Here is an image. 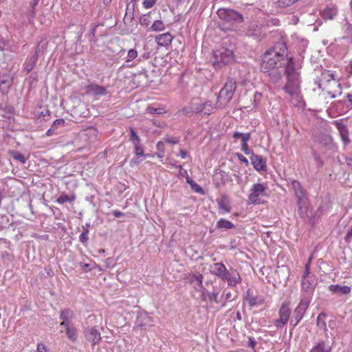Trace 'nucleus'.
Masks as SVG:
<instances>
[{"label": "nucleus", "mask_w": 352, "mask_h": 352, "mask_svg": "<svg viewBox=\"0 0 352 352\" xmlns=\"http://www.w3.org/2000/svg\"><path fill=\"white\" fill-rule=\"evenodd\" d=\"M287 47L286 43L283 40L276 41L272 49L267 51L263 56V69H265L267 66L277 64L272 60V56L280 60H278V65H286L293 61L292 58L287 57Z\"/></svg>", "instance_id": "1"}, {"label": "nucleus", "mask_w": 352, "mask_h": 352, "mask_svg": "<svg viewBox=\"0 0 352 352\" xmlns=\"http://www.w3.org/2000/svg\"><path fill=\"white\" fill-rule=\"evenodd\" d=\"M217 14L221 21L222 29L226 30H232L236 25L245 21L241 12L231 8H219Z\"/></svg>", "instance_id": "2"}, {"label": "nucleus", "mask_w": 352, "mask_h": 352, "mask_svg": "<svg viewBox=\"0 0 352 352\" xmlns=\"http://www.w3.org/2000/svg\"><path fill=\"white\" fill-rule=\"evenodd\" d=\"M284 74L287 76V82L283 88V90L292 96L298 95L300 91V80L294 60L285 65Z\"/></svg>", "instance_id": "3"}, {"label": "nucleus", "mask_w": 352, "mask_h": 352, "mask_svg": "<svg viewBox=\"0 0 352 352\" xmlns=\"http://www.w3.org/2000/svg\"><path fill=\"white\" fill-rule=\"evenodd\" d=\"M226 42L213 51V66L216 69L229 65L234 61V52L232 49L226 47Z\"/></svg>", "instance_id": "4"}, {"label": "nucleus", "mask_w": 352, "mask_h": 352, "mask_svg": "<svg viewBox=\"0 0 352 352\" xmlns=\"http://www.w3.org/2000/svg\"><path fill=\"white\" fill-rule=\"evenodd\" d=\"M236 88V80L232 78H228L226 84L219 92L217 101L219 107H225L231 100Z\"/></svg>", "instance_id": "5"}, {"label": "nucleus", "mask_w": 352, "mask_h": 352, "mask_svg": "<svg viewBox=\"0 0 352 352\" xmlns=\"http://www.w3.org/2000/svg\"><path fill=\"white\" fill-rule=\"evenodd\" d=\"M316 287V280L314 276H302L301 287L303 292L302 299H309V303H310Z\"/></svg>", "instance_id": "6"}, {"label": "nucleus", "mask_w": 352, "mask_h": 352, "mask_svg": "<svg viewBox=\"0 0 352 352\" xmlns=\"http://www.w3.org/2000/svg\"><path fill=\"white\" fill-rule=\"evenodd\" d=\"M309 299H301L296 308L294 309L291 320L290 325L294 328L303 318L309 306Z\"/></svg>", "instance_id": "7"}, {"label": "nucleus", "mask_w": 352, "mask_h": 352, "mask_svg": "<svg viewBox=\"0 0 352 352\" xmlns=\"http://www.w3.org/2000/svg\"><path fill=\"white\" fill-rule=\"evenodd\" d=\"M267 187L265 184H255L252 186L248 196L249 204H260L261 203L260 196H265Z\"/></svg>", "instance_id": "8"}, {"label": "nucleus", "mask_w": 352, "mask_h": 352, "mask_svg": "<svg viewBox=\"0 0 352 352\" xmlns=\"http://www.w3.org/2000/svg\"><path fill=\"white\" fill-rule=\"evenodd\" d=\"M285 65H274L267 66L265 69H263V62L261 65V71L263 73L267 74L270 80L273 83L278 82L282 78V74H284Z\"/></svg>", "instance_id": "9"}, {"label": "nucleus", "mask_w": 352, "mask_h": 352, "mask_svg": "<svg viewBox=\"0 0 352 352\" xmlns=\"http://www.w3.org/2000/svg\"><path fill=\"white\" fill-rule=\"evenodd\" d=\"M244 35L252 38L256 41H261L265 37V34L262 30L261 25L256 21H251L243 31Z\"/></svg>", "instance_id": "10"}, {"label": "nucleus", "mask_w": 352, "mask_h": 352, "mask_svg": "<svg viewBox=\"0 0 352 352\" xmlns=\"http://www.w3.org/2000/svg\"><path fill=\"white\" fill-rule=\"evenodd\" d=\"M223 275L221 280L227 282L228 285L230 287H235L237 284H239L242 281V278L239 272L232 267L228 270L226 267Z\"/></svg>", "instance_id": "11"}, {"label": "nucleus", "mask_w": 352, "mask_h": 352, "mask_svg": "<svg viewBox=\"0 0 352 352\" xmlns=\"http://www.w3.org/2000/svg\"><path fill=\"white\" fill-rule=\"evenodd\" d=\"M297 204L298 212L299 216L302 219L305 220H309L310 223H314L315 217L310 207L307 206V199L302 200V203H300L299 201H297Z\"/></svg>", "instance_id": "12"}, {"label": "nucleus", "mask_w": 352, "mask_h": 352, "mask_svg": "<svg viewBox=\"0 0 352 352\" xmlns=\"http://www.w3.org/2000/svg\"><path fill=\"white\" fill-rule=\"evenodd\" d=\"M279 318L274 324L277 328H283L287 322L291 315V310L287 303H283L278 311Z\"/></svg>", "instance_id": "13"}, {"label": "nucleus", "mask_w": 352, "mask_h": 352, "mask_svg": "<svg viewBox=\"0 0 352 352\" xmlns=\"http://www.w3.org/2000/svg\"><path fill=\"white\" fill-rule=\"evenodd\" d=\"M14 76L8 74H0V91L3 95H7L13 84Z\"/></svg>", "instance_id": "14"}, {"label": "nucleus", "mask_w": 352, "mask_h": 352, "mask_svg": "<svg viewBox=\"0 0 352 352\" xmlns=\"http://www.w3.org/2000/svg\"><path fill=\"white\" fill-rule=\"evenodd\" d=\"M325 83L340 87V84L335 78V75L329 71H324L322 73L320 82H318V87L324 91L325 87H322Z\"/></svg>", "instance_id": "15"}, {"label": "nucleus", "mask_w": 352, "mask_h": 352, "mask_svg": "<svg viewBox=\"0 0 352 352\" xmlns=\"http://www.w3.org/2000/svg\"><path fill=\"white\" fill-rule=\"evenodd\" d=\"M153 326V320L147 314H140L135 321V329L146 330L147 327Z\"/></svg>", "instance_id": "16"}, {"label": "nucleus", "mask_w": 352, "mask_h": 352, "mask_svg": "<svg viewBox=\"0 0 352 352\" xmlns=\"http://www.w3.org/2000/svg\"><path fill=\"white\" fill-rule=\"evenodd\" d=\"M84 334L87 340L91 342L93 345L99 344L101 340L100 333L95 327L86 328Z\"/></svg>", "instance_id": "17"}, {"label": "nucleus", "mask_w": 352, "mask_h": 352, "mask_svg": "<svg viewBox=\"0 0 352 352\" xmlns=\"http://www.w3.org/2000/svg\"><path fill=\"white\" fill-rule=\"evenodd\" d=\"M251 162L257 171H266V160L263 156L252 153L250 156Z\"/></svg>", "instance_id": "18"}, {"label": "nucleus", "mask_w": 352, "mask_h": 352, "mask_svg": "<svg viewBox=\"0 0 352 352\" xmlns=\"http://www.w3.org/2000/svg\"><path fill=\"white\" fill-rule=\"evenodd\" d=\"M216 201L218 204L219 214H223L231 211L230 202L226 194L221 195Z\"/></svg>", "instance_id": "19"}, {"label": "nucleus", "mask_w": 352, "mask_h": 352, "mask_svg": "<svg viewBox=\"0 0 352 352\" xmlns=\"http://www.w3.org/2000/svg\"><path fill=\"white\" fill-rule=\"evenodd\" d=\"M292 186L294 190V194L296 197L297 201H299L300 203H302V200L307 199L305 195V191L299 181L293 180L292 182Z\"/></svg>", "instance_id": "20"}, {"label": "nucleus", "mask_w": 352, "mask_h": 352, "mask_svg": "<svg viewBox=\"0 0 352 352\" xmlns=\"http://www.w3.org/2000/svg\"><path fill=\"white\" fill-rule=\"evenodd\" d=\"M315 141L320 144L321 145L327 147L331 149L333 147V140L329 134L320 133L314 137Z\"/></svg>", "instance_id": "21"}, {"label": "nucleus", "mask_w": 352, "mask_h": 352, "mask_svg": "<svg viewBox=\"0 0 352 352\" xmlns=\"http://www.w3.org/2000/svg\"><path fill=\"white\" fill-rule=\"evenodd\" d=\"M74 316V312L69 309H65L61 310L60 318L62 320L60 326L64 327L72 325L71 319Z\"/></svg>", "instance_id": "22"}, {"label": "nucleus", "mask_w": 352, "mask_h": 352, "mask_svg": "<svg viewBox=\"0 0 352 352\" xmlns=\"http://www.w3.org/2000/svg\"><path fill=\"white\" fill-rule=\"evenodd\" d=\"M335 124L339 131L340 135L345 144L349 143V131L345 124L339 121H336Z\"/></svg>", "instance_id": "23"}, {"label": "nucleus", "mask_w": 352, "mask_h": 352, "mask_svg": "<svg viewBox=\"0 0 352 352\" xmlns=\"http://www.w3.org/2000/svg\"><path fill=\"white\" fill-rule=\"evenodd\" d=\"M48 45L49 41L47 40V38L41 39L35 47L34 54H35L38 58L39 56H44L47 53Z\"/></svg>", "instance_id": "24"}, {"label": "nucleus", "mask_w": 352, "mask_h": 352, "mask_svg": "<svg viewBox=\"0 0 352 352\" xmlns=\"http://www.w3.org/2000/svg\"><path fill=\"white\" fill-rule=\"evenodd\" d=\"M331 345L327 341L320 340L314 345L309 352H331Z\"/></svg>", "instance_id": "25"}, {"label": "nucleus", "mask_w": 352, "mask_h": 352, "mask_svg": "<svg viewBox=\"0 0 352 352\" xmlns=\"http://www.w3.org/2000/svg\"><path fill=\"white\" fill-rule=\"evenodd\" d=\"M203 103L192 102L190 104L184 109V112L187 116H190L194 113H198L203 112Z\"/></svg>", "instance_id": "26"}, {"label": "nucleus", "mask_w": 352, "mask_h": 352, "mask_svg": "<svg viewBox=\"0 0 352 352\" xmlns=\"http://www.w3.org/2000/svg\"><path fill=\"white\" fill-rule=\"evenodd\" d=\"M38 57L35 54H32L26 58L23 63V69L27 74H29L35 67Z\"/></svg>", "instance_id": "27"}, {"label": "nucleus", "mask_w": 352, "mask_h": 352, "mask_svg": "<svg viewBox=\"0 0 352 352\" xmlns=\"http://www.w3.org/2000/svg\"><path fill=\"white\" fill-rule=\"evenodd\" d=\"M87 93L96 96H104L107 94V91L104 87L96 84H91L87 86Z\"/></svg>", "instance_id": "28"}, {"label": "nucleus", "mask_w": 352, "mask_h": 352, "mask_svg": "<svg viewBox=\"0 0 352 352\" xmlns=\"http://www.w3.org/2000/svg\"><path fill=\"white\" fill-rule=\"evenodd\" d=\"M210 267L211 274L221 279L224 274L223 272H225L226 267L223 263L221 262L215 263L210 265Z\"/></svg>", "instance_id": "29"}, {"label": "nucleus", "mask_w": 352, "mask_h": 352, "mask_svg": "<svg viewBox=\"0 0 352 352\" xmlns=\"http://www.w3.org/2000/svg\"><path fill=\"white\" fill-rule=\"evenodd\" d=\"M173 40V36L170 33L166 32L164 34H159L155 36V41L159 45L168 46L169 45Z\"/></svg>", "instance_id": "30"}, {"label": "nucleus", "mask_w": 352, "mask_h": 352, "mask_svg": "<svg viewBox=\"0 0 352 352\" xmlns=\"http://www.w3.org/2000/svg\"><path fill=\"white\" fill-rule=\"evenodd\" d=\"M328 288L333 294H349L351 292V287L346 285H331Z\"/></svg>", "instance_id": "31"}, {"label": "nucleus", "mask_w": 352, "mask_h": 352, "mask_svg": "<svg viewBox=\"0 0 352 352\" xmlns=\"http://www.w3.org/2000/svg\"><path fill=\"white\" fill-rule=\"evenodd\" d=\"M186 278L188 280L190 283H193L195 282L197 283V285L199 287H203V278L204 276L200 273L197 274H192V273H188L186 275Z\"/></svg>", "instance_id": "32"}, {"label": "nucleus", "mask_w": 352, "mask_h": 352, "mask_svg": "<svg viewBox=\"0 0 352 352\" xmlns=\"http://www.w3.org/2000/svg\"><path fill=\"white\" fill-rule=\"evenodd\" d=\"M215 228L219 230H229L234 228L235 226L231 221L221 218L217 222Z\"/></svg>", "instance_id": "33"}, {"label": "nucleus", "mask_w": 352, "mask_h": 352, "mask_svg": "<svg viewBox=\"0 0 352 352\" xmlns=\"http://www.w3.org/2000/svg\"><path fill=\"white\" fill-rule=\"evenodd\" d=\"M65 121L63 119H57L54 121L51 127L46 132L47 136H51L55 133L56 130L65 126Z\"/></svg>", "instance_id": "34"}, {"label": "nucleus", "mask_w": 352, "mask_h": 352, "mask_svg": "<svg viewBox=\"0 0 352 352\" xmlns=\"http://www.w3.org/2000/svg\"><path fill=\"white\" fill-rule=\"evenodd\" d=\"M135 5H131L130 3H127L126 8V13L124 17V23L127 24L128 23L132 22L134 19V9Z\"/></svg>", "instance_id": "35"}, {"label": "nucleus", "mask_w": 352, "mask_h": 352, "mask_svg": "<svg viewBox=\"0 0 352 352\" xmlns=\"http://www.w3.org/2000/svg\"><path fill=\"white\" fill-rule=\"evenodd\" d=\"M65 331L67 337L72 342H75L77 340V329L73 324L65 327Z\"/></svg>", "instance_id": "36"}, {"label": "nucleus", "mask_w": 352, "mask_h": 352, "mask_svg": "<svg viewBox=\"0 0 352 352\" xmlns=\"http://www.w3.org/2000/svg\"><path fill=\"white\" fill-rule=\"evenodd\" d=\"M338 14L337 8L335 7H327L322 12V15L325 19H333Z\"/></svg>", "instance_id": "37"}, {"label": "nucleus", "mask_w": 352, "mask_h": 352, "mask_svg": "<svg viewBox=\"0 0 352 352\" xmlns=\"http://www.w3.org/2000/svg\"><path fill=\"white\" fill-rule=\"evenodd\" d=\"M8 153L12 157L14 160L21 162L22 164H25L27 162L28 158L25 157L22 153L19 151L14 150L8 151Z\"/></svg>", "instance_id": "38"}, {"label": "nucleus", "mask_w": 352, "mask_h": 352, "mask_svg": "<svg viewBox=\"0 0 352 352\" xmlns=\"http://www.w3.org/2000/svg\"><path fill=\"white\" fill-rule=\"evenodd\" d=\"M232 137L235 140L241 138V144H245V143H248V142L250 140L251 134H250V133H242L236 131L234 133Z\"/></svg>", "instance_id": "39"}, {"label": "nucleus", "mask_w": 352, "mask_h": 352, "mask_svg": "<svg viewBox=\"0 0 352 352\" xmlns=\"http://www.w3.org/2000/svg\"><path fill=\"white\" fill-rule=\"evenodd\" d=\"M165 29L164 24L161 20H155L152 25L149 28L148 31L160 32Z\"/></svg>", "instance_id": "40"}, {"label": "nucleus", "mask_w": 352, "mask_h": 352, "mask_svg": "<svg viewBox=\"0 0 352 352\" xmlns=\"http://www.w3.org/2000/svg\"><path fill=\"white\" fill-rule=\"evenodd\" d=\"M344 32L345 35L344 37L352 41V24L350 23L346 19H344Z\"/></svg>", "instance_id": "41"}, {"label": "nucleus", "mask_w": 352, "mask_h": 352, "mask_svg": "<svg viewBox=\"0 0 352 352\" xmlns=\"http://www.w3.org/2000/svg\"><path fill=\"white\" fill-rule=\"evenodd\" d=\"M153 21V18L151 17V12L146 14H143L140 18V24L143 26L149 25Z\"/></svg>", "instance_id": "42"}, {"label": "nucleus", "mask_w": 352, "mask_h": 352, "mask_svg": "<svg viewBox=\"0 0 352 352\" xmlns=\"http://www.w3.org/2000/svg\"><path fill=\"white\" fill-rule=\"evenodd\" d=\"M76 196L74 195L68 196L65 193H62L56 199V202L60 204H64L66 201L72 202L75 200Z\"/></svg>", "instance_id": "43"}, {"label": "nucleus", "mask_w": 352, "mask_h": 352, "mask_svg": "<svg viewBox=\"0 0 352 352\" xmlns=\"http://www.w3.org/2000/svg\"><path fill=\"white\" fill-rule=\"evenodd\" d=\"M146 112L149 114L162 115V114L166 113V111L164 109V107L155 108V107L148 106L146 109Z\"/></svg>", "instance_id": "44"}, {"label": "nucleus", "mask_w": 352, "mask_h": 352, "mask_svg": "<svg viewBox=\"0 0 352 352\" xmlns=\"http://www.w3.org/2000/svg\"><path fill=\"white\" fill-rule=\"evenodd\" d=\"M326 316H327V314L325 313H324V312L320 313L317 318V322H316V324L319 328L322 329L325 331H327V324H326V322L324 321V318Z\"/></svg>", "instance_id": "45"}, {"label": "nucleus", "mask_w": 352, "mask_h": 352, "mask_svg": "<svg viewBox=\"0 0 352 352\" xmlns=\"http://www.w3.org/2000/svg\"><path fill=\"white\" fill-rule=\"evenodd\" d=\"M130 141L133 143V145L138 144L140 143V138L138 136L136 131L133 129L130 128Z\"/></svg>", "instance_id": "46"}, {"label": "nucleus", "mask_w": 352, "mask_h": 352, "mask_svg": "<svg viewBox=\"0 0 352 352\" xmlns=\"http://www.w3.org/2000/svg\"><path fill=\"white\" fill-rule=\"evenodd\" d=\"M250 289H248L246 292V294L244 297V299L248 301L249 305L250 307H253L257 304L256 297L250 295Z\"/></svg>", "instance_id": "47"}, {"label": "nucleus", "mask_w": 352, "mask_h": 352, "mask_svg": "<svg viewBox=\"0 0 352 352\" xmlns=\"http://www.w3.org/2000/svg\"><path fill=\"white\" fill-rule=\"evenodd\" d=\"M203 112L205 115H210V111L212 109V104L210 101H206L203 103Z\"/></svg>", "instance_id": "48"}, {"label": "nucleus", "mask_w": 352, "mask_h": 352, "mask_svg": "<svg viewBox=\"0 0 352 352\" xmlns=\"http://www.w3.org/2000/svg\"><path fill=\"white\" fill-rule=\"evenodd\" d=\"M89 231H83L79 236V241L85 245H87V241L89 240V236H88V234H89Z\"/></svg>", "instance_id": "49"}, {"label": "nucleus", "mask_w": 352, "mask_h": 352, "mask_svg": "<svg viewBox=\"0 0 352 352\" xmlns=\"http://www.w3.org/2000/svg\"><path fill=\"white\" fill-rule=\"evenodd\" d=\"M138 56V52L134 49H131L128 52L126 62L134 60Z\"/></svg>", "instance_id": "50"}, {"label": "nucleus", "mask_w": 352, "mask_h": 352, "mask_svg": "<svg viewBox=\"0 0 352 352\" xmlns=\"http://www.w3.org/2000/svg\"><path fill=\"white\" fill-rule=\"evenodd\" d=\"M134 148H135V155L137 157H140V156L144 155V150H143L142 146L140 145V143H139L137 145L135 144Z\"/></svg>", "instance_id": "51"}, {"label": "nucleus", "mask_w": 352, "mask_h": 352, "mask_svg": "<svg viewBox=\"0 0 352 352\" xmlns=\"http://www.w3.org/2000/svg\"><path fill=\"white\" fill-rule=\"evenodd\" d=\"M156 3V0H144L143 1V6L144 8H152Z\"/></svg>", "instance_id": "52"}, {"label": "nucleus", "mask_w": 352, "mask_h": 352, "mask_svg": "<svg viewBox=\"0 0 352 352\" xmlns=\"http://www.w3.org/2000/svg\"><path fill=\"white\" fill-rule=\"evenodd\" d=\"M241 148H242V151H243V153L247 155H252L253 151L252 150H251L248 145V143H245V144H241Z\"/></svg>", "instance_id": "53"}, {"label": "nucleus", "mask_w": 352, "mask_h": 352, "mask_svg": "<svg viewBox=\"0 0 352 352\" xmlns=\"http://www.w3.org/2000/svg\"><path fill=\"white\" fill-rule=\"evenodd\" d=\"M218 292H212V293L208 294V297L210 301H214L215 302H219L218 298Z\"/></svg>", "instance_id": "54"}, {"label": "nucleus", "mask_w": 352, "mask_h": 352, "mask_svg": "<svg viewBox=\"0 0 352 352\" xmlns=\"http://www.w3.org/2000/svg\"><path fill=\"white\" fill-rule=\"evenodd\" d=\"M311 258L312 257L311 256L309 258V261L308 262L306 263L305 265V272L302 274V276H311L310 274V272H309V265H310V263H311Z\"/></svg>", "instance_id": "55"}, {"label": "nucleus", "mask_w": 352, "mask_h": 352, "mask_svg": "<svg viewBox=\"0 0 352 352\" xmlns=\"http://www.w3.org/2000/svg\"><path fill=\"white\" fill-rule=\"evenodd\" d=\"M190 187H191L192 190H193L196 192L204 194L203 188L199 184H197L196 182L194 184H192V186H191Z\"/></svg>", "instance_id": "56"}, {"label": "nucleus", "mask_w": 352, "mask_h": 352, "mask_svg": "<svg viewBox=\"0 0 352 352\" xmlns=\"http://www.w3.org/2000/svg\"><path fill=\"white\" fill-rule=\"evenodd\" d=\"M164 141L169 144H177L179 142V140L175 138V137H166L164 138Z\"/></svg>", "instance_id": "57"}, {"label": "nucleus", "mask_w": 352, "mask_h": 352, "mask_svg": "<svg viewBox=\"0 0 352 352\" xmlns=\"http://www.w3.org/2000/svg\"><path fill=\"white\" fill-rule=\"evenodd\" d=\"M86 135H91L92 137V140L91 141H94L96 139L97 136V131L96 129H91L89 131H87L85 133Z\"/></svg>", "instance_id": "58"}, {"label": "nucleus", "mask_w": 352, "mask_h": 352, "mask_svg": "<svg viewBox=\"0 0 352 352\" xmlns=\"http://www.w3.org/2000/svg\"><path fill=\"white\" fill-rule=\"evenodd\" d=\"M6 60V58L5 56L4 50L0 48V66L3 67Z\"/></svg>", "instance_id": "59"}, {"label": "nucleus", "mask_w": 352, "mask_h": 352, "mask_svg": "<svg viewBox=\"0 0 352 352\" xmlns=\"http://www.w3.org/2000/svg\"><path fill=\"white\" fill-rule=\"evenodd\" d=\"M236 157H238L239 160L241 162L244 163L246 165H248L249 162H248V159L246 157H245L241 153H237L236 154Z\"/></svg>", "instance_id": "60"}, {"label": "nucleus", "mask_w": 352, "mask_h": 352, "mask_svg": "<svg viewBox=\"0 0 352 352\" xmlns=\"http://www.w3.org/2000/svg\"><path fill=\"white\" fill-rule=\"evenodd\" d=\"M157 149L159 152L164 153V143L162 141H159L156 145Z\"/></svg>", "instance_id": "61"}, {"label": "nucleus", "mask_w": 352, "mask_h": 352, "mask_svg": "<svg viewBox=\"0 0 352 352\" xmlns=\"http://www.w3.org/2000/svg\"><path fill=\"white\" fill-rule=\"evenodd\" d=\"M347 101L346 102V105L348 108L352 109V94H349L347 95Z\"/></svg>", "instance_id": "62"}, {"label": "nucleus", "mask_w": 352, "mask_h": 352, "mask_svg": "<svg viewBox=\"0 0 352 352\" xmlns=\"http://www.w3.org/2000/svg\"><path fill=\"white\" fill-rule=\"evenodd\" d=\"M37 352H47L46 346L43 344H38Z\"/></svg>", "instance_id": "63"}, {"label": "nucleus", "mask_w": 352, "mask_h": 352, "mask_svg": "<svg viewBox=\"0 0 352 352\" xmlns=\"http://www.w3.org/2000/svg\"><path fill=\"white\" fill-rule=\"evenodd\" d=\"M351 238H352V228L348 230V232L344 237V240L346 242L349 243L351 241Z\"/></svg>", "instance_id": "64"}]
</instances>
